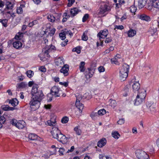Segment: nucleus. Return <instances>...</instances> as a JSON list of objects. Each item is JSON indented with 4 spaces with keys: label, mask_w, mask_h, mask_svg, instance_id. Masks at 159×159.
<instances>
[{
    "label": "nucleus",
    "mask_w": 159,
    "mask_h": 159,
    "mask_svg": "<svg viewBox=\"0 0 159 159\" xmlns=\"http://www.w3.org/2000/svg\"><path fill=\"white\" fill-rule=\"evenodd\" d=\"M39 86L34 84L32 89L31 94L32 96L30 102V107L33 111L38 109L40 104V102L44 98L42 91L38 89Z\"/></svg>",
    "instance_id": "nucleus-1"
},
{
    "label": "nucleus",
    "mask_w": 159,
    "mask_h": 159,
    "mask_svg": "<svg viewBox=\"0 0 159 159\" xmlns=\"http://www.w3.org/2000/svg\"><path fill=\"white\" fill-rule=\"evenodd\" d=\"M51 133L54 138L56 139L62 143H66L67 142V138L61 133L57 127H54L52 128Z\"/></svg>",
    "instance_id": "nucleus-2"
},
{
    "label": "nucleus",
    "mask_w": 159,
    "mask_h": 159,
    "mask_svg": "<svg viewBox=\"0 0 159 159\" xmlns=\"http://www.w3.org/2000/svg\"><path fill=\"white\" fill-rule=\"evenodd\" d=\"M129 69V66L126 63H124L121 67L119 73L120 80L124 81L128 77Z\"/></svg>",
    "instance_id": "nucleus-3"
},
{
    "label": "nucleus",
    "mask_w": 159,
    "mask_h": 159,
    "mask_svg": "<svg viewBox=\"0 0 159 159\" xmlns=\"http://www.w3.org/2000/svg\"><path fill=\"white\" fill-rule=\"evenodd\" d=\"M111 9L110 7L105 3L102 4L100 7L99 11L98 12V15L100 16H104L103 15L106 11H108Z\"/></svg>",
    "instance_id": "nucleus-4"
},
{
    "label": "nucleus",
    "mask_w": 159,
    "mask_h": 159,
    "mask_svg": "<svg viewBox=\"0 0 159 159\" xmlns=\"http://www.w3.org/2000/svg\"><path fill=\"white\" fill-rule=\"evenodd\" d=\"M135 154L136 157L139 159H149L148 155L143 150H137L135 152Z\"/></svg>",
    "instance_id": "nucleus-5"
},
{
    "label": "nucleus",
    "mask_w": 159,
    "mask_h": 159,
    "mask_svg": "<svg viewBox=\"0 0 159 159\" xmlns=\"http://www.w3.org/2000/svg\"><path fill=\"white\" fill-rule=\"evenodd\" d=\"M11 123L19 129H22L25 126V122L23 120H20L17 122V120L13 119L11 121Z\"/></svg>",
    "instance_id": "nucleus-6"
},
{
    "label": "nucleus",
    "mask_w": 159,
    "mask_h": 159,
    "mask_svg": "<svg viewBox=\"0 0 159 159\" xmlns=\"http://www.w3.org/2000/svg\"><path fill=\"white\" fill-rule=\"evenodd\" d=\"M76 100L75 103V106L79 109V110L82 112L84 108V105L83 104L80 102V101L82 99V97L81 95L78 94H76Z\"/></svg>",
    "instance_id": "nucleus-7"
},
{
    "label": "nucleus",
    "mask_w": 159,
    "mask_h": 159,
    "mask_svg": "<svg viewBox=\"0 0 159 159\" xmlns=\"http://www.w3.org/2000/svg\"><path fill=\"white\" fill-rule=\"evenodd\" d=\"M45 50L44 51V53L45 55H47L48 57L50 56L49 53L52 51H54L56 50V48L55 46L52 44L49 45H46L44 48Z\"/></svg>",
    "instance_id": "nucleus-8"
},
{
    "label": "nucleus",
    "mask_w": 159,
    "mask_h": 159,
    "mask_svg": "<svg viewBox=\"0 0 159 159\" xmlns=\"http://www.w3.org/2000/svg\"><path fill=\"white\" fill-rule=\"evenodd\" d=\"M60 89L57 87L54 86L53 87L51 90V94L52 96H54L55 97L60 96Z\"/></svg>",
    "instance_id": "nucleus-9"
},
{
    "label": "nucleus",
    "mask_w": 159,
    "mask_h": 159,
    "mask_svg": "<svg viewBox=\"0 0 159 159\" xmlns=\"http://www.w3.org/2000/svg\"><path fill=\"white\" fill-rule=\"evenodd\" d=\"M108 31L107 29H104L103 30L100 31L97 34L98 37H99V39L101 41L102 38H105L106 37L108 34Z\"/></svg>",
    "instance_id": "nucleus-10"
},
{
    "label": "nucleus",
    "mask_w": 159,
    "mask_h": 159,
    "mask_svg": "<svg viewBox=\"0 0 159 159\" xmlns=\"http://www.w3.org/2000/svg\"><path fill=\"white\" fill-rule=\"evenodd\" d=\"M69 70V66L67 64L64 65L60 70V72L63 74L65 76H67L68 75V71Z\"/></svg>",
    "instance_id": "nucleus-11"
},
{
    "label": "nucleus",
    "mask_w": 159,
    "mask_h": 159,
    "mask_svg": "<svg viewBox=\"0 0 159 159\" xmlns=\"http://www.w3.org/2000/svg\"><path fill=\"white\" fill-rule=\"evenodd\" d=\"M55 63L56 66L61 67L64 65V62L62 57H59L55 60Z\"/></svg>",
    "instance_id": "nucleus-12"
},
{
    "label": "nucleus",
    "mask_w": 159,
    "mask_h": 159,
    "mask_svg": "<svg viewBox=\"0 0 159 159\" xmlns=\"http://www.w3.org/2000/svg\"><path fill=\"white\" fill-rule=\"evenodd\" d=\"M138 17L142 20H145L147 21H150L151 19L150 17L145 14L138 15Z\"/></svg>",
    "instance_id": "nucleus-13"
},
{
    "label": "nucleus",
    "mask_w": 159,
    "mask_h": 159,
    "mask_svg": "<svg viewBox=\"0 0 159 159\" xmlns=\"http://www.w3.org/2000/svg\"><path fill=\"white\" fill-rule=\"evenodd\" d=\"M107 143V140L105 138H102L100 139L97 143V146L99 148H102Z\"/></svg>",
    "instance_id": "nucleus-14"
},
{
    "label": "nucleus",
    "mask_w": 159,
    "mask_h": 159,
    "mask_svg": "<svg viewBox=\"0 0 159 159\" xmlns=\"http://www.w3.org/2000/svg\"><path fill=\"white\" fill-rule=\"evenodd\" d=\"M132 87L133 91L136 92L140 89V84L138 82H134L132 85Z\"/></svg>",
    "instance_id": "nucleus-15"
},
{
    "label": "nucleus",
    "mask_w": 159,
    "mask_h": 159,
    "mask_svg": "<svg viewBox=\"0 0 159 159\" xmlns=\"http://www.w3.org/2000/svg\"><path fill=\"white\" fill-rule=\"evenodd\" d=\"M80 11L79 9L76 7H74L71 9L70 11V16L71 17H73L77 15Z\"/></svg>",
    "instance_id": "nucleus-16"
},
{
    "label": "nucleus",
    "mask_w": 159,
    "mask_h": 159,
    "mask_svg": "<svg viewBox=\"0 0 159 159\" xmlns=\"http://www.w3.org/2000/svg\"><path fill=\"white\" fill-rule=\"evenodd\" d=\"M146 95V91L144 89H140L138 92L137 96H139L142 99H145Z\"/></svg>",
    "instance_id": "nucleus-17"
},
{
    "label": "nucleus",
    "mask_w": 159,
    "mask_h": 159,
    "mask_svg": "<svg viewBox=\"0 0 159 159\" xmlns=\"http://www.w3.org/2000/svg\"><path fill=\"white\" fill-rule=\"evenodd\" d=\"M147 0H138V6L140 9L143 8L146 5Z\"/></svg>",
    "instance_id": "nucleus-18"
},
{
    "label": "nucleus",
    "mask_w": 159,
    "mask_h": 159,
    "mask_svg": "<svg viewBox=\"0 0 159 159\" xmlns=\"http://www.w3.org/2000/svg\"><path fill=\"white\" fill-rule=\"evenodd\" d=\"M1 108L5 111H13L15 109L14 107H10L8 105H3L1 106Z\"/></svg>",
    "instance_id": "nucleus-19"
},
{
    "label": "nucleus",
    "mask_w": 159,
    "mask_h": 159,
    "mask_svg": "<svg viewBox=\"0 0 159 159\" xmlns=\"http://www.w3.org/2000/svg\"><path fill=\"white\" fill-rule=\"evenodd\" d=\"M144 99H142L141 98L137 96L136 99L135 100L134 104L136 105H138L142 103L144 100Z\"/></svg>",
    "instance_id": "nucleus-20"
},
{
    "label": "nucleus",
    "mask_w": 159,
    "mask_h": 159,
    "mask_svg": "<svg viewBox=\"0 0 159 159\" xmlns=\"http://www.w3.org/2000/svg\"><path fill=\"white\" fill-rule=\"evenodd\" d=\"M28 138L29 139L31 140H39V137L34 134H31L29 135Z\"/></svg>",
    "instance_id": "nucleus-21"
},
{
    "label": "nucleus",
    "mask_w": 159,
    "mask_h": 159,
    "mask_svg": "<svg viewBox=\"0 0 159 159\" xmlns=\"http://www.w3.org/2000/svg\"><path fill=\"white\" fill-rule=\"evenodd\" d=\"M9 103L11 104L12 106L15 107L18 104L19 101L16 98H15L10 100Z\"/></svg>",
    "instance_id": "nucleus-22"
},
{
    "label": "nucleus",
    "mask_w": 159,
    "mask_h": 159,
    "mask_svg": "<svg viewBox=\"0 0 159 159\" xmlns=\"http://www.w3.org/2000/svg\"><path fill=\"white\" fill-rule=\"evenodd\" d=\"M27 86V84L24 82L20 83L16 85V87L17 90H19L20 89H22L25 88Z\"/></svg>",
    "instance_id": "nucleus-23"
},
{
    "label": "nucleus",
    "mask_w": 159,
    "mask_h": 159,
    "mask_svg": "<svg viewBox=\"0 0 159 159\" xmlns=\"http://www.w3.org/2000/svg\"><path fill=\"white\" fill-rule=\"evenodd\" d=\"M13 46L14 48L16 49H18L21 47L22 44L20 41H17L13 42Z\"/></svg>",
    "instance_id": "nucleus-24"
},
{
    "label": "nucleus",
    "mask_w": 159,
    "mask_h": 159,
    "mask_svg": "<svg viewBox=\"0 0 159 159\" xmlns=\"http://www.w3.org/2000/svg\"><path fill=\"white\" fill-rule=\"evenodd\" d=\"M128 35L129 37H133L136 34V31L134 30L130 29L128 32Z\"/></svg>",
    "instance_id": "nucleus-25"
},
{
    "label": "nucleus",
    "mask_w": 159,
    "mask_h": 159,
    "mask_svg": "<svg viewBox=\"0 0 159 159\" xmlns=\"http://www.w3.org/2000/svg\"><path fill=\"white\" fill-rule=\"evenodd\" d=\"M74 130L76 134L78 135H80L81 134L82 132L79 126H77L74 128Z\"/></svg>",
    "instance_id": "nucleus-26"
},
{
    "label": "nucleus",
    "mask_w": 159,
    "mask_h": 159,
    "mask_svg": "<svg viewBox=\"0 0 159 159\" xmlns=\"http://www.w3.org/2000/svg\"><path fill=\"white\" fill-rule=\"evenodd\" d=\"M6 4V7L5 9V10L11 9L13 7V4L10 2H7Z\"/></svg>",
    "instance_id": "nucleus-27"
},
{
    "label": "nucleus",
    "mask_w": 159,
    "mask_h": 159,
    "mask_svg": "<svg viewBox=\"0 0 159 159\" xmlns=\"http://www.w3.org/2000/svg\"><path fill=\"white\" fill-rule=\"evenodd\" d=\"M130 87V86L129 85H126L125 87L124 90H123L124 93L123 94V96H126L128 95V93L129 92V88Z\"/></svg>",
    "instance_id": "nucleus-28"
},
{
    "label": "nucleus",
    "mask_w": 159,
    "mask_h": 159,
    "mask_svg": "<svg viewBox=\"0 0 159 159\" xmlns=\"http://www.w3.org/2000/svg\"><path fill=\"white\" fill-rule=\"evenodd\" d=\"M112 135L113 137L117 139H118L120 137V135L117 131L112 132Z\"/></svg>",
    "instance_id": "nucleus-29"
},
{
    "label": "nucleus",
    "mask_w": 159,
    "mask_h": 159,
    "mask_svg": "<svg viewBox=\"0 0 159 159\" xmlns=\"http://www.w3.org/2000/svg\"><path fill=\"white\" fill-rule=\"evenodd\" d=\"M27 76L29 78H31L34 75V73L33 71L31 70H29L26 72Z\"/></svg>",
    "instance_id": "nucleus-30"
},
{
    "label": "nucleus",
    "mask_w": 159,
    "mask_h": 159,
    "mask_svg": "<svg viewBox=\"0 0 159 159\" xmlns=\"http://www.w3.org/2000/svg\"><path fill=\"white\" fill-rule=\"evenodd\" d=\"M111 62L112 63H114L116 65H118L119 64V61L115 57L111 59Z\"/></svg>",
    "instance_id": "nucleus-31"
},
{
    "label": "nucleus",
    "mask_w": 159,
    "mask_h": 159,
    "mask_svg": "<svg viewBox=\"0 0 159 159\" xmlns=\"http://www.w3.org/2000/svg\"><path fill=\"white\" fill-rule=\"evenodd\" d=\"M66 31L60 33L59 34V35L60 38L61 39L63 40L65 39H66Z\"/></svg>",
    "instance_id": "nucleus-32"
},
{
    "label": "nucleus",
    "mask_w": 159,
    "mask_h": 159,
    "mask_svg": "<svg viewBox=\"0 0 159 159\" xmlns=\"http://www.w3.org/2000/svg\"><path fill=\"white\" fill-rule=\"evenodd\" d=\"M109 102L110 106L113 108H114L115 107H116V102L115 100H114L110 99Z\"/></svg>",
    "instance_id": "nucleus-33"
},
{
    "label": "nucleus",
    "mask_w": 159,
    "mask_h": 159,
    "mask_svg": "<svg viewBox=\"0 0 159 159\" xmlns=\"http://www.w3.org/2000/svg\"><path fill=\"white\" fill-rule=\"evenodd\" d=\"M48 19L49 21L52 22L55 21V17L53 15H49L48 16Z\"/></svg>",
    "instance_id": "nucleus-34"
},
{
    "label": "nucleus",
    "mask_w": 159,
    "mask_h": 159,
    "mask_svg": "<svg viewBox=\"0 0 159 159\" xmlns=\"http://www.w3.org/2000/svg\"><path fill=\"white\" fill-rule=\"evenodd\" d=\"M87 31H85V32H84L82 35V39L84 41H87L88 39V37L87 36L86 34L87 33Z\"/></svg>",
    "instance_id": "nucleus-35"
},
{
    "label": "nucleus",
    "mask_w": 159,
    "mask_h": 159,
    "mask_svg": "<svg viewBox=\"0 0 159 159\" xmlns=\"http://www.w3.org/2000/svg\"><path fill=\"white\" fill-rule=\"evenodd\" d=\"M106 113V111L104 109H101L99 110L98 112V115L102 116Z\"/></svg>",
    "instance_id": "nucleus-36"
},
{
    "label": "nucleus",
    "mask_w": 159,
    "mask_h": 159,
    "mask_svg": "<svg viewBox=\"0 0 159 159\" xmlns=\"http://www.w3.org/2000/svg\"><path fill=\"white\" fill-rule=\"evenodd\" d=\"M47 123L48 125L49 126H54L56 125V121L55 120L53 121L51 120H48L47 121Z\"/></svg>",
    "instance_id": "nucleus-37"
},
{
    "label": "nucleus",
    "mask_w": 159,
    "mask_h": 159,
    "mask_svg": "<svg viewBox=\"0 0 159 159\" xmlns=\"http://www.w3.org/2000/svg\"><path fill=\"white\" fill-rule=\"evenodd\" d=\"M137 10V8L134 6H132L130 7V11L132 13H134Z\"/></svg>",
    "instance_id": "nucleus-38"
},
{
    "label": "nucleus",
    "mask_w": 159,
    "mask_h": 159,
    "mask_svg": "<svg viewBox=\"0 0 159 159\" xmlns=\"http://www.w3.org/2000/svg\"><path fill=\"white\" fill-rule=\"evenodd\" d=\"M38 23V21L37 20H34V21L30 22L28 25L30 27H32L34 25L37 24Z\"/></svg>",
    "instance_id": "nucleus-39"
},
{
    "label": "nucleus",
    "mask_w": 159,
    "mask_h": 159,
    "mask_svg": "<svg viewBox=\"0 0 159 159\" xmlns=\"http://www.w3.org/2000/svg\"><path fill=\"white\" fill-rule=\"evenodd\" d=\"M69 120V118L66 116L63 117L61 119V122L63 123H67Z\"/></svg>",
    "instance_id": "nucleus-40"
},
{
    "label": "nucleus",
    "mask_w": 159,
    "mask_h": 159,
    "mask_svg": "<svg viewBox=\"0 0 159 159\" xmlns=\"http://www.w3.org/2000/svg\"><path fill=\"white\" fill-rule=\"evenodd\" d=\"M6 121V118L4 116H2L0 117V123L2 125Z\"/></svg>",
    "instance_id": "nucleus-41"
},
{
    "label": "nucleus",
    "mask_w": 159,
    "mask_h": 159,
    "mask_svg": "<svg viewBox=\"0 0 159 159\" xmlns=\"http://www.w3.org/2000/svg\"><path fill=\"white\" fill-rule=\"evenodd\" d=\"M72 51L73 52H76L78 54L80 53L81 52L80 49V47H77L73 48L72 49Z\"/></svg>",
    "instance_id": "nucleus-42"
},
{
    "label": "nucleus",
    "mask_w": 159,
    "mask_h": 159,
    "mask_svg": "<svg viewBox=\"0 0 159 159\" xmlns=\"http://www.w3.org/2000/svg\"><path fill=\"white\" fill-rule=\"evenodd\" d=\"M152 6L155 8H159V0L157 2L152 3Z\"/></svg>",
    "instance_id": "nucleus-43"
},
{
    "label": "nucleus",
    "mask_w": 159,
    "mask_h": 159,
    "mask_svg": "<svg viewBox=\"0 0 159 159\" xmlns=\"http://www.w3.org/2000/svg\"><path fill=\"white\" fill-rule=\"evenodd\" d=\"M149 109L150 111L152 113L154 112L156 110H155V107L153 105H151L149 107Z\"/></svg>",
    "instance_id": "nucleus-44"
},
{
    "label": "nucleus",
    "mask_w": 159,
    "mask_h": 159,
    "mask_svg": "<svg viewBox=\"0 0 159 159\" xmlns=\"http://www.w3.org/2000/svg\"><path fill=\"white\" fill-rule=\"evenodd\" d=\"M89 17V15L88 14H86L84 15L82 18V21L85 22Z\"/></svg>",
    "instance_id": "nucleus-45"
},
{
    "label": "nucleus",
    "mask_w": 159,
    "mask_h": 159,
    "mask_svg": "<svg viewBox=\"0 0 159 159\" xmlns=\"http://www.w3.org/2000/svg\"><path fill=\"white\" fill-rule=\"evenodd\" d=\"M125 119L124 118H121L117 122V123L119 125H122L125 123Z\"/></svg>",
    "instance_id": "nucleus-46"
},
{
    "label": "nucleus",
    "mask_w": 159,
    "mask_h": 159,
    "mask_svg": "<svg viewBox=\"0 0 159 159\" xmlns=\"http://www.w3.org/2000/svg\"><path fill=\"white\" fill-rule=\"evenodd\" d=\"M7 20L6 19L2 20V23L4 26L5 27L7 26Z\"/></svg>",
    "instance_id": "nucleus-47"
},
{
    "label": "nucleus",
    "mask_w": 159,
    "mask_h": 159,
    "mask_svg": "<svg viewBox=\"0 0 159 159\" xmlns=\"http://www.w3.org/2000/svg\"><path fill=\"white\" fill-rule=\"evenodd\" d=\"M68 3L67 4L68 7H70L75 2V0H68Z\"/></svg>",
    "instance_id": "nucleus-48"
},
{
    "label": "nucleus",
    "mask_w": 159,
    "mask_h": 159,
    "mask_svg": "<svg viewBox=\"0 0 159 159\" xmlns=\"http://www.w3.org/2000/svg\"><path fill=\"white\" fill-rule=\"evenodd\" d=\"M56 31V29L55 28L52 29L50 31L49 34H50V36H52L54 34L55 32Z\"/></svg>",
    "instance_id": "nucleus-49"
},
{
    "label": "nucleus",
    "mask_w": 159,
    "mask_h": 159,
    "mask_svg": "<svg viewBox=\"0 0 159 159\" xmlns=\"http://www.w3.org/2000/svg\"><path fill=\"white\" fill-rule=\"evenodd\" d=\"M65 150L63 148H61L59 149V152L60 153V155H63L65 152Z\"/></svg>",
    "instance_id": "nucleus-50"
},
{
    "label": "nucleus",
    "mask_w": 159,
    "mask_h": 159,
    "mask_svg": "<svg viewBox=\"0 0 159 159\" xmlns=\"http://www.w3.org/2000/svg\"><path fill=\"white\" fill-rule=\"evenodd\" d=\"M115 28L114 29V30H115L116 29H117L120 30H122L124 29V27L122 25H115Z\"/></svg>",
    "instance_id": "nucleus-51"
},
{
    "label": "nucleus",
    "mask_w": 159,
    "mask_h": 159,
    "mask_svg": "<svg viewBox=\"0 0 159 159\" xmlns=\"http://www.w3.org/2000/svg\"><path fill=\"white\" fill-rule=\"evenodd\" d=\"M17 12L18 14H21L23 12V9L22 7H20L18 8L17 9Z\"/></svg>",
    "instance_id": "nucleus-52"
},
{
    "label": "nucleus",
    "mask_w": 159,
    "mask_h": 159,
    "mask_svg": "<svg viewBox=\"0 0 159 159\" xmlns=\"http://www.w3.org/2000/svg\"><path fill=\"white\" fill-rule=\"evenodd\" d=\"M98 70L100 72H102L104 71L105 69L103 66H100L98 67Z\"/></svg>",
    "instance_id": "nucleus-53"
},
{
    "label": "nucleus",
    "mask_w": 159,
    "mask_h": 159,
    "mask_svg": "<svg viewBox=\"0 0 159 159\" xmlns=\"http://www.w3.org/2000/svg\"><path fill=\"white\" fill-rule=\"evenodd\" d=\"M85 78L87 79H88L92 76L93 74H91V75H90L89 74H85Z\"/></svg>",
    "instance_id": "nucleus-54"
},
{
    "label": "nucleus",
    "mask_w": 159,
    "mask_h": 159,
    "mask_svg": "<svg viewBox=\"0 0 159 159\" xmlns=\"http://www.w3.org/2000/svg\"><path fill=\"white\" fill-rule=\"evenodd\" d=\"M112 41V39L111 38H106L105 41L106 43H108L111 42Z\"/></svg>",
    "instance_id": "nucleus-55"
},
{
    "label": "nucleus",
    "mask_w": 159,
    "mask_h": 159,
    "mask_svg": "<svg viewBox=\"0 0 159 159\" xmlns=\"http://www.w3.org/2000/svg\"><path fill=\"white\" fill-rule=\"evenodd\" d=\"M108 157V156H105L104 154H100L99 156L100 159H106Z\"/></svg>",
    "instance_id": "nucleus-56"
},
{
    "label": "nucleus",
    "mask_w": 159,
    "mask_h": 159,
    "mask_svg": "<svg viewBox=\"0 0 159 159\" xmlns=\"http://www.w3.org/2000/svg\"><path fill=\"white\" fill-rule=\"evenodd\" d=\"M98 115V113L92 112L90 116L93 119L95 116H97Z\"/></svg>",
    "instance_id": "nucleus-57"
},
{
    "label": "nucleus",
    "mask_w": 159,
    "mask_h": 159,
    "mask_svg": "<svg viewBox=\"0 0 159 159\" xmlns=\"http://www.w3.org/2000/svg\"><path fill=\"white\" fill-rule=\"evenodd\" d=\"M51 147L52 148H55V149L54 150V151H53V152L52 153H51V154H50L51 155H53V154H55V153H56V148H56V146L55 145H52V146Z\"/></svg>",
    "instance_id": "nucleus-58"
},
{
    "label": "nucleus",
    "mask_w": 159,
    "mask_h": 159,
    "mask_svg": "<svg viewBox=\"0 0 159 159\" xmlns=\"http://www.w3.org/2000/svg\"><path fill=\"white\" fill-rule=\"evenodd\" d=\"M39 70L41 72H45L46 71V69L44 66H42L39 68Z\"/></svg>",
    "instance_id": "nucleus-59"
},
{
    "label": "nucleus",
    "mask_w": 159,
    "mask_h": 159,
    "mask_svg": "<svg viewBox=\"0 0 159 159\" xmlns=\"http://www.w3.org/2000/svg\"><path fill=\"white\" fill-rule=\"evenodd\" d=\"M59 84H60L63 85L66 87H67L68 85V83L66 82H63V83L62 82H60Z\"/></svg>",
    "instance_id": "nucleus-60"
},
{
    "label": "nucleus",
    "mask_w": 159,
    "mask_h": 159,
    "mask_svg": "<svg viewBox=\"0 0 159 159\" xmlns=\"http://www.w3.org/2000/svg\"><path fill=\"white\" fill-rule=\"evenodd\" d=\"M74 149H75L74 147V146H72L71 147L70 149H69L68 150L67 152L69 153V152H72L73 151Z\"/></svg>",
    "instance_id": "nucleus-61"
},
{
    "label": "nucleus",
    "mask_w": 159,
    "mask_h": 159,
    "mask_svg": "<svg viewBox=\"0 0 159 159\" xmlns=\"http://www.w3.org/2000/svg\"><path fill=\"white\" fill-rule=\"evenodd\" d=\"M132 132L133 133L136 134L137 133V131L136 128H134L132 129Z\"/></svg>",
    "instance_id": "nucleus-62"
},
{
    "label": "nucleus",
    "mask_w": 159,
    "mask_h": 159,
    "mask_svg": "<svg viewBox=\"0 0 159 159\" xmlns=\"http://www.w3.org/2000/svg\"><path fill=\"white\" fill-rule=\"evenodd\" d=\"M44 107L46 109H49L51 107V105H44Z\"/></svg>",
    "instance_id": "nucleus-63"
},
{
    "label": "nucleus",
    "mask_w": 159,
    "mask_h": 159,
    "mask_svg": "<svg viewBox=\"0 0 159 159\" xmlns=\"http://www.w3.org/2000/svg\"><path fill=\"white\" fill-rule=\"evenodd\" d=\"M4 5V2L2 0H0V7H2Z\"/></svg>",
    "instance_id": "nucleus-64"
}]
</instances>
